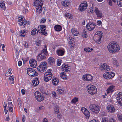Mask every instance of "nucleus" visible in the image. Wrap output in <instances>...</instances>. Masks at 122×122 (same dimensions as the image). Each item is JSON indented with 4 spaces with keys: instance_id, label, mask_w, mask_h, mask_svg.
Returning <instances> with one entry per match:
<instances>
[{
    "instance_id": "cd10ccee",
    "label": "nucleus",
    "mask_w": 122,
    "mask_h": 122,
    "mask_svg": "<svg viewBox=\"0 0 122 122\" xmlns=\"http://www.w3.org/2000/svg\"><path fill=\"white\" fill-rule=\"evenodd\" d=\"M55 30L57 32H59L61 31L62 29L61 26L59 25H55L54 27Z\"/></svg>"
},
{
    "instance_id": "c9c22d12",
    "label": "nucleus",
    "mask_w": 122,
    "mask_h": 122,
    "mask_svg": "<svg viewBox=\"0 0 122 122\" xmlns=\"http://www.w3.org/2000/svg\"><path fill=\"white\" fill-rule=\"evenodd\" d=\"M71 31L72 34L74 36H76L78 33V32L76 29L72 28L71 29Z\"/></svg>"
},
{
    "instance_id": "3c124183",
    "label": "nucleus",
    "mask_w": 122,
    "mask_h": 122,
    "mask_svg": "<svg viewBox=\"0 0 122 122\" xmlns=\"http://www.w3.org/2000/svg\"><path fill=\"white\" fill-rule=\"evenodd\" d=\"M12 73L11 72H7L5 74V76L6 77H8L10 76Z\"/></svg>"
},
{
    "instance_id": "b1692460",
    "label": "nucleus",
    "mask_w": 122,
    "mask_h": 122,
    "mask_svg": "<svg viewBox=\"0 0 122 122\" xmlns=\"http://www.w3.org/2000/svg\"><path fill=\"white\" fill-rule=\"evenodd\" d=\"M65 51L64 49H59L57 50L56 53L58 56H63L65 53Z\"/></svg>"
},
{
    "instance_id": "4c0bfd02",
    "label": "nucleus",
    "mask_w": 122,
    "mask_h": 122,
    "mask_svg": "<svg viewBox=\"0 0 122 122\" xmlns=\"http://www.w3.org/2000/svg\"><path fill=\"white\" fill-rule=\"evenodd\" d=\"M78 98L75 97L72 99L71 102V103L72 104H75L78 101Z\"/></svg>"
},
{
    "instance_id": "bb28decb",
    "label": "nucleus",
    "mask_w": 122,
    "mask_h": 122,
    "mask_svg": "<svg viewBox=\"0 0 122 122\" xmlns=\"http://www.w3.org/2000/svg\"><path fill=\"white\" fill-rule=\"evenodd\" d=\"M115 86H114L111 85H110L107 90V92L108 94L110 92H113L114 91V89Z\"/></svg>"
},
{
    "instance_id": "37998d69",
    "label": "nucleus",
    "mask_w": 122,
    "mask_h": 122,
    "mask_svg": "<svg viewBox=\"0 0 122 122\" xmlns=\"http://www.w3.org/2000/svg\"><path fill=\"white\" fill-rule=\"evenodd\" d=\"M65 16L67 17L69 19H71L72 18V14H69V13H66L64 14Z\"/></svg>"
},
{
    "instance_id": "7c9ffc66",
    "label": "nucleus",
    "mask_w": 122,
    "mask_h": 122,
    "mask_svg": "<svg viewBox=\"0 0 122 122\" xmlns=\"http://www.w3.org/2000/svg\"><path fill=\"white\" fill-rule=\"evenodd\" d=\"M27 31V30H23L19 31V34L20 36H22L23 37H24Z\"/></svg>"
},
{
    "instance_id": "9b49d317",
    "label": "nucleus",
    "mask_w": 122,
    "mask_h": 122,
    "mask_svg": "<svg viewBox=\"0 0 122 122\" xmlns=\"http://www.w3.org/2000/svg\"><path fill=\"white\" fill-rule=\"evenodd\" d=\"M99 68L102 71L104 72L109 71L111 69L110 67L106 63H102L99 66Z\"/></svg>"
},
{
    "instance_id": "a878e982",
    "label": "nucleus",
    "mask_w": 122,
    "mask_h": 122,
    "mask_svg": "<svg viewBox=\"0 0 122 122\" xmlns=\"http://www.w3.org/2000/svg\"><path fill=\"white\" fill-rule=\"evenodd\" d=\"M48 61V64L51 65H53L55 64V59L52 57H51L49 58Z\"/></svg>"
},
{
    "instance_id": "e433bc0d",
    "label": "nucleus",
    "mask_w": 122,
    "mask_h": 122,
    "mask_svg": "<svg viewBox=\"0 0 122 122\" xmlns=\"http://www.w3.org/2000/svg\"><path fill=\"white\" fill-rule=\"evenodd\" d=\"M0 6L2 9L4 11L6 10V7H5L4 1L1 2L0 3Z\"/></svg>"
},
{
    "instance_id": "c85d7f7f",
    "label": "nucleus",
    "mask_w": 122,
    "mask_h": 122,
    "mask_svg": "<svg viewBox=\"0 0 122 122\" xmlns=\"http://www.w3.org/2000/svg\"><path fill=\"white\" fill-rule=\"evenodd\" d=\"M53 84L55 85H56L58 84L59 81L58 79L55 77L53 76L52 79Z\"/></svg>"
},
{
    "instance_id": "aec40b11",
    "label": "nucleus",
    "mask_w": 122,
    "mask_h": 122,
    "mask_svg": "<svg viewBox=\"0 0 122 122\" xmlns=\"http://www.w3.org/2000/svg\"><path fill=\"white\" fill-rule=\"evenodd\" d=\"M83 78L84 80H86L88 81H91L93 79L92 76L91 75L89 74L83 75Z\"/></svg>"
},
{
    "instance_id": "412c9836",
    "label": "nucleus",
    "mask_w": 122,
    "mask_h": 122,
    "mask_svg": "<svg viewBox=\"0 0 122 122\" xmlns=\"http://www.w3.org/2000/svg\"><path fill=\"white\" fill-rule=\"evenodd\" d=\"M69 39L68 40L69 45L71 48H73L75 45L74 41L73 40L74 38L73 37H71L70 36H69Z\"/></svg>"
},
{
    "instance_id": "c756f323",
    "label": "nucleus",
    "mask_w": 122,
    "mask_h": 122,
    "mask_svg": "<svg viewBox=\"0 0 122 122\" xmlns=\"http://www.w3.org/2000/svg\"><path fill=\"white\" fill-rule=\"evenodd\" d=\"M62 5L65 7H67L70 4V2L69 1L65 0L61 2Z\"/></svg>"
},
{
    "instance_id": "9d476101",
    "label": "nucleus",
    "mask_w": 122,
    "mask_h": 122,
    "mask_svg": "<svg viewBox=\"0 0 122 122\" xmlns=\"http://www.w3.org/2000/svg\"><path fill=\"white\" fill-rule=\"evenodd\" d=\"M34 96L36 100L39 102H41L44 99V95L38 91L35 93Z\"/></svg>"
},
{
    "instance_id": "6ab92c4d",
    "label": "nucleus",
    "mask_w": 122,
    "mask_h": 122,
    "mask_svg": "<svg viewBox=\"0 0 122 122\" xmlns=\"http://www.w3.org/2000/svg\"><path fill=\"white\" fill-rule=\"evenodd\" d=\"M95 26L96 25L95 24L89 22L87 24L86 27L88 30L90 31L93 30Z\"/></svg>"
},
{
    "instance_id": "8fccbe9b",
    "label": "nucleus",
    "mask_w": 122,
    "mask_h": 122,
    "mask_svg": "<svg viewBox=\"0 0 122 122\" xmlns=\"http://www.w3.org/2000/svg\"><path fill=\"white\" fill-rule=\"evenodd\" d=\"M90 48L89 47H87L84 49V50L86 52H89L92 51V50H90Z\"/></svg>"
},
{
    "instance_id": "393cba45",
    "label": "nucleus",
    "mask_w": 122,
    "mask_h": 122,
    "mask_svg": "<svg viewBox=\"0 0 122 122\" xmlns=\"http://www.w3.org/2000/svg\"><path fill=\"white\" fill-rule=\"evenodd\" d=\"M39 81L37 78H34L32 81V85L33 87H35L38 85Z\"/></svg>"
},
{
    "instance_id": "a18cd8bd",
    "label": "nucleus",
    "mask_w": 122,
    "mask_h": 122,
    "mask_svg": "<svg viewBox=\"0 0 122 122\" xmlns=\"http://www.w3.org/2000/svg\"><path fill=\"white\" fill-rule=\"evenodd\" d=\"M117 116L118 119L122 122V114L119 113L117 114Z\"/></svg>"
},
{
    "instance_id": "6e6d98bb",
    "label": "nucleus",
    "mask_w": 122,
    "mask_h": 122,
    "mask_svg": "<svg viewBox=\"0 0 122 122\" xmlns=\"http://www.w3.org/2000/svg\"><path fill=\"white\" fill-rule=\"evenodd\" d=\"M62 115L61 114H57V117L59 120L61 119L62 118Z\"/></svg>"
},
{
    "instance_id": "bf43d9fd",
    "label": "nucleus",
    "mask_w": 122,
    "mask_h": 122,
    "mask_svg": "<svg viewBox=\"0 0 122 122\" xmlns=\"http://www.w3.org/2000/svg\"><path fill=\"white\" fill-rule=\"evenodd\" d=\"M46 21V19L45 18H42L41 20V22L43 23H44Z\"/></svg>"
},
{
    "instance_id": "423d86ee",
    "label": "nucleus",
    "mask_w": 122,
    "mask_h": 122,
    "mask_svg": "<svg viewBox=\"0 0 122 122\" xmlns=\"http://www.w3.org/2000/svg\"><path fill=\"white\" fill-rule=\"evenodd\" d=\"M89 108L92 112L97 114L99 112L100 107L97 105L91 104L89 106Z\"/></svg>"
},
{
    "instance_id": "69168bd1",
    "label": "nucleus",
    "mask_w": 122,
    "mask_h": 122,
    "mask_svg": "<svg viewBox=\"0 0 122 122\" xmlns=\"http://www.w3.org/2000/svg\"><path fill=\"white\" fill-rule=\"evenodd\" d=\"M88 122H98V121L97 120L93 119L91 120Z\"/></svg>"
},
{
    "instance_id": "4468645a",
    "label": "nucleus",
    "mask_w": 122,
    "mask_h": 122,
    "mask_svg": "<svg viewBox=\"0 0 122 122\" xmlns=\"http://www.w3.org/2000/svg\"><path fill=\"white\" fill-rule=\"evenodd\" d=\"M88 4L86 2H82L79 7V10L80 11L82 12L86 10Z\"/></svg>"
},
{
    "instance_id": "2eb2a0df",
    "label": "nucleus",
    "mask_w": 122,
    "mask_h": 122,
    "mask_svg": "<svg viewBox=\"0 0 122 122\" xmlns=\"http://www.w3.org/2000/svg\"><path fill=\"white\" fill-rule=\"evenodd\" d=\"M115 75V74L114 73L109 72L104 73L103 75V77L105 78L108 79L110 78H112Z\"/></svg>"
},
{
    "instance_id": "ddd939ff",
    "label": "nucleus",
    "mask_w": 122,
    "mask_h": 122,
    "mask_svg": "<svg viewBox=\"0 0 122 122\" xmlns=\"http://www.w3.org/2000/svg\"><path fill=\"white\" fill-rule=\"evenodd\" d=\"M27 72L28 75L31 77L37 76L38 75L37 72L32 68H28L27 69Z\"/></svg>"
},
{
    "instance_id": "0e129e2a",
    "label": "nucleus",
    "mask_w": 122,
    "mask_h": 122,
    "mask_svg": "<svg viewBox=\"0 0 122 122\" xmlns=\"http://www.w3.org/2000/svg\"><path fill=\"white\" fill-rule=\"evenodd\" d=\"M21 92L22 94L23 95H24L25 94V90L23 89H22L21 90Z\"/></svg>"
},
{
    "instance_id": "603ef678",
    "label": "nucleus",
    "mask_w": 122,
    "mask_h": 122,
    "mask_svg": "<svg viewBox=\"0 0 122 122\" xmlns=\"http://www.w3.org/2000/svg\"><path fill=\"white\" fill-rule=\"evenodd\" d=\"M109 122H117L116 121L114 118H110L109 120Z\"/></svg>"
},
{
    "instance_id": "473e14b6",
    "label": "nucleus",
    "mask_w": 122,
    "mask_h": 122,
    "mask_svg": "<svg viewBox=\"0 0 122 122\" xmlns=\"http://www.w3.org/2000/svg\"><path fill=\"white\" fill-rule=\"evenodd\" d=\"M57 90L60 94H63L64 92V90L63 88L60 86L57 88Z\"/></svg>"
},
{
    "instance_id": "49530a36",
    "label": "nucleus",
    "mask_w": 122,
    "mask_h": 122,
    "mask_svg": "<svg viewBox=\"0 0 122 122\" xmlns=\"http://www.w3.org/2000/svg\"><path fill=\"white\" fill-rule=\"evenodd\" d=\"M54 112L55 114H58L59 112V109L58 107H55L54 108Z\"/></svg>"
},
{
    "instance_id": "052dcab7",
    "label": "nucleus",
    "mask_w": 122,
    "mask_h": 122,
    "mask_svg": "<svg viewBox=\"0 0 122 122\" xmlns=\"http://www.w3.org/2000/svg\"><path fill=\"white\" fill-rule=\"evenodd\" d=\"M9 111L10 112H12L13 111V108L12 107H9Z\"/></svg>"
},
{
    "instance_id": "680f3d73",
    "label": "nucleus",
    "mask_w": 122,
    "mask_h": 122,
    "mask_svg": "<svg viewBox=\"0 0 122 122\" xmlns=\"http://www.w3.org/2000/svg\"><path fill=\"white\" fill-rule=\"evenodd\" d=\"M22 64V62L21 61H19L18 62V65L19 66H21Z\"/></svg>"
},
{
    "instance_id": "dca6fc26",
    "label": "nucleus",
    "mask_w": 122,
    "mask_h": 122,
    "mask_svg": "<svg viewBox=\"0 0 122 122\" xmlns=\"http://www.w3.org/2000/svg\"><path fill=\"white\" fill-rule=\"evenodd\" d=\"M81 110L82 112L86 116V118L87 119H88L90 114L89 111L86 108L84 107L81 108Z\"/></svg>"
},
{
    "instance_id": "7ed1b4c3",
    "label": "nucleus",
    "mask_w": 122,
    "mask_h": 122,
    "mask_svg": "<svg viewBox=\"0 0 122 122\" xmlns=\"http://www.w3.org/2000/svg\"><path fill=\"white\" fill-rule=\"evenodd\" d=\"M48 54V53L47 48L46 47L43 50L41 51L40 53L37 56V59L38 60L41 61L45 59Z\"/></svg>"
},
{
    "instance_id": "4be33fe9",
    "label": "nucleus",
    "mask_w": 122,
    "mask_h": 122,
    "mask_svg": "<svg viewBox=\"0 0 122 122\" xmlns=\"http://www.w3.org/2000/svg\"><path fill=\"white\" fill-rule=\"evenodd\" d=\"M108 112L111 113H114L115 111V109L114 106L112 105H108L107 107Z\"/></svg>"
},
{
    "instance_id": "5fc2aeb1",
    "label": "nucleus",
    "mask_w": 122,
    "mask_h": 122,
    "mask_svg": "<svg viewBox=\"0 0 122 122\" xmlns=\"http://www.w3.org/2000/svg\"><path fill=\"white\" fill-rule=\"evenodd\" d=\"M28 11V9L26 8H24V9L23 10V12L24 13H26Z\"/></svg>"
},
{
    "instance_id": "4d7b16f0",
    "label": "nucleus",
    "mask_w": 122,
    "mask_h": 122,
    "mask_svg": "<svg viewBox=\"0 0 122 122\" xmlns=\"http://www.w3.org/2000/svg\"><path fill=\"white\" fill-rule=\"evenodd\" d=\"M8 107H12L13 104L12 102H8Z\"/></svg>"
},
{
    "instance_id": "5701e85b",
    "label": "nucleus",
    "mask_w": 122,
    "mask_h": 122,
    "mask_svg": "<svg viewBox=\"0 0 122 122\" xmlns=\"http://www.w3.org/2000/svg\"><path fill=\"white\" fill-rule=\"evenodd\" d=\"M94 12L97 17L102 18L103 16L102 12L99 10L98 8L95 9Z\"/></svg>"
},
{
    "instance_id": "ea45409f",
    "label": "nucleus",
    "mask_w": 122,
    "mask_h": 122,
    "mask_svg": "<svg viewBox=\"0 0 122 122\" xmlns=\"http://www.w3.org/2000/svg\"><path fill=\"white\" fill-rule=\"evenodd\" d=\"M82 35L83 37L84 38H86L87 36V35L86 31L84 30L82 33Z\"/></svg>"
},
{
    "instance_id": "13d9d810",
    "label": "nucleus",
    "mask_w": 122,
    "mask_h": 122,
    "mask_svg": "<svg viewBox=\"0 0 122 122\" xmlns=\"http://www.w3.org/2000/svg\"><path fill=\"white\" fill-rule=\"evenodd\" d=\"M102 22L100 20L98 21H97V25L98 26L102 24Z\"/></svg>"
},
{
    "instance_id": "0eeeda50",
    "label": "nucleus",
    "mask_w": 122,
    "mask_h": 122,
    "mask_svg": "<svg viewBox=\"0 0 122 122\" xmlns=\"http://www.w3.org/2000/svg\"><path fill=\"white\" fill-rule=\"evenodd\" d=\"M47 68V64L46 62H41L37 68L38 71L41 72H43L46 71Z\"/></svg>"
},
{
    "instance_id": "6e6552de",
    "label": "nucleus",
    "mask_w": 122,
    "mask_h": 122,
    "mask_svg": "<svg viewBox=\"0 0 122 122\" xmlns=\"http://www.w3.org/2000/svg\"><path fill=\"white\" fill-rule=\"evenodd\" d=\"M89 93L91 95H93L97 93V89L93 85H90L87 87Z\"/></svg>"
},
{
    "instance_id": "39448f33",
    "label": "nucleus",
    "mask_w": 122,
    "mask_h": 122,
    "mask_svg": "<svg viewBox=\"0 0 122 122\" xmlns=\"http://www.w3.org/2000/svg\"><path fill=\"white\" fill-rule=\"evenodd\" d=\"M102 32L98 31L96 32L94 35V41L100 44L102 37Z\"/></svg>"
},
{
    "instance_id": "f8f14e48",
    "label": "nucleus",
    "mask_w": 122,
    "mask_h": 122,
    "mask_svg": "<svg viewBox=\"0 0 122 122\" xmlns=\"http://www.w3.org/2000/svg\"><path fill=\"white\" fill-rule=\"evenodd\" d=\"M19 24L22 28H24L27 24V21L25 19L23 16L19 17L18 18Z\"/></svg>"
},
{
    "instance_id": "f03ea898",
    "label": "nucleus",
    "mask_w": 122,
    "mask_h": 122,
    "mask_svg": "<svg viewBox=\"0 0 122 122\" xmlns=\"http://www.w3.org/2000/svg\"><path fill=\"white\" fill-rule=\"evenodd\" d=\"M43 1V0H34V4L36 6V12L39 14H43L45 13L44 11L42 12V8Z\"/></svg>"
},
{
    "instance_id": "774afa93",
    "label": "nucleus",
    "mask_w": 122,
    "mask_h": 122,
    "mask_svg": "<svg viewBox=\"0 0 122 122\" xmlns=\"http://www.w3.org/2000/svg\"><path fill=\"white\" fill-rule=\"evenodd\" d=\"M25 115H23L22 118V121L23 122L25 121Z\"/></svg>"
},
{
    "instance_id": "58836bf2",
    "label": "nucleus",
    "mask_w": 122,
    "mask_h": 122,
    "mask_svg": "<svg viewBox=\"0 0 122 122\" xmlns=\"http://www.w3.org/2000/svg\"><path fill=\"white\" fill-rule=\"evenodd\" d=\"M61 77L63 79H66V74L64 72L61 73L60 74Z\"/></svg>"
},
{
    "instance_id": "f704fd0d",
    "label": "nucleus",
    "mask_w": 122,
    "mask_h": 122,
    "mask_svg": "<svg viewBox=\"0 0 122 122\" xmlns=\"http://www.w3.org/2000/svg\"><path fill=\"white\" fill-rule=\"evenodd\" d=\"M117 101L122 100V92H119L117 94Z\"/></svg>"
},
{
    "instance_id": "de8ad7c7",
    "label": "nucleus",
    "mask_w": 122,
    "mask_h": 122,
    "mask_svg": "<svg viewBox=\"0 0 122 122\" xmlns=\"http://www.w3.org/2000/svg\"><path fill=\"white\" fill-rule=\"evenodd\" d=\"M102 120V122H109L108 119L106 118H103Z\"/></svg>"
},
{
    "instance_id": "f257e3e1",
    "label": "nucleus",
    "mask_w": 122,
    "mask_h": 122,
    "mask_svg": "<svg viewBox=\"0 0 122 122\" xmlns=\"http://www.w3.org/2000/svg\"><path fill=\"white\" fill-rule=\"evenodd\" d=\"M107 48L109 51L112 53L117 52L120 50L119 45L114 41L110 42L107 46Z\"/></svg>"
},
{
    "instance_id": "09e8293b",
    "label": "nucleus",
    "mask_w": 122,
    "mask_h": 122,
    "mask_svg": "<svg viewBox=\"0 0 122 122\" xmlns=\"http://www.w3.org/2000/svg\"><path fill=\"white\" fill-rule=\"evenodd\" d=\"M52 97L54 98H56L57 96L56 93L55 92L53 91L52 92Z\"/></svg>"
},
{
    "instance_id": "338daca9",
    "label": "nucleus",
    "mask_w": 122,
    "mask_h": 122,
    "mask_svg": "<svg viewBox=\"0 0 122 122\" xmlns=\"http://www.w3.org/2000/svg\"><path fill=\"white\" fill-rule=\"evenodd\" d=\"M109 2L108 3L109 5L110 6H112V3L111 0H108Z\"/></svg>"
},
{
    "instance_id": "a211bd4d",
    "label": "nucleus",
    "mask_w": 122,
    "mask_h": 122,
    "mask_svg": "<svg viewBox=\"0 0 122 122\" xmlns=\"http://www.w3.org/2000/svg\"><path fill=\"white\" fill-rule=\"evenodd\" d=\"M61 69L64 71L68 72L70 70V66L67 64L64 63L61 66Z\"/></svg>"
},
{
    "instance_id": "864d4df0",
    "label": "nucleus",
    "mask_w": 122,
    "mask_h": 122,
    "mask_svg": "<svg viewBox=\"0 0 122 122\" xmlns=\"http://www.w3.org/2000/svg\"><path fill=\"white\" fill-rule=\"evenodd\" d=\"M41 41L40 40H38V41H37L36 45L37 46H40L41 45Z\"/></svg>"
},
{
    "instance_id": "f3484780",
    "label": "nucleus",
    "mask_w": 122,
    "mask_h": 122,
    "mask_svg": "<svg viewBox=\"0 0 122 122\" xmlns=\"http://www.w3.org/2000/svg\"><path fill=\"white\" fill-rule=\"evenodd\" d=\"M29 63L30 66L34 68L36 67L37 63L36 60L33 58L30 59Z\"/></svg>"
},
{
    "instance_id": "20e7f679",
    "label": "nucleus",
    "mask_w": 122,
    "mask_h": 122,
    "mask_svg": "<svg viewBox=\"0 0 122 122\" xmlns=\"http://www.w3.org/2000/svg\"><path fill=\"white\" fill-rule=\"evenodd\" d=\"M52 69H49L48 70L44 75V80L46 82H48L51 80L52 77V73L51 72Z\"/></svg>"
},
{
    "instance_id": "c03bdc74",
    "label": "nucleus",
    "mask_w": 122,
    "mask_h": 122,
    "mask_svg": "<svg viewBox=\"0 0 122 122\" xmlns=\"http://www.w3.org/2000/svg\"><path fill=\"white\" fill-rule=\"evenodd\" d=\"M113 63L114 65L115 66H118V62L117 60H116L115 58H113Z\"/></svg>"
},
{
    "instance_id": "e2e57ef3",
    "label": "nucleus",
    "mask_w": 122,
    "mask_h": 122,
    "mask_svg": "<svg viewBox=\"0 0 122 122\" xmlns=\"http://www.w3.org/2000/svg\"><path fill=\"white\" fill-rule=\"evenodd\" d=\"M42 122H48V121L46 118H44L43 119Z\"/></svg>"
},
{
    "instance_id": "72a5a7b5",
    "label": "nucleus",
    "mask_w": 122,
    "mask_h": 122,
    "mask_svg": "<svg viewBox=\"0 0 122 122\" xmlns=\"http://www.w3.org/2000/svg\"><path fill=\"white\" fill-rule=\"evenodd\" d=\"M38 32V29L36 28H34L33 29L31 32V33L32 35H35L37 34Z\"/></svg>"
},
{
    "instance_id": "a19ab883",
    "label": "nucleus",
    "mask_w": 122,
    "mask_h": 122,
    "mask_svg": "<svg viewBox=\"0 0 122 122\" xmlns=\"http://www.w3.org/2000/svg\"><path fill=\"white\" fill-rule=\"evenodd\" d=\"M116 1L119 6L120 7H122V0H116Z\"/></svg>"
},
{
    "instance_id": "2f4dec72",
    "label": "nucleus",
    "mask_w": 122,
    "mask_h": 122,
    "mask_svg": "<svg viewBox=\"0 0 122 122\" xmlns=\"http://www.w3.org/2000/svg\"><path fill=\"white\" fill-rule=\"evenodd\" d=\"M9 82L10 84H14V77L13 76L9 77Z\"/></svg>"
},
{
    "instance_id": "1a4fd4ad",
    "label": "nucleus",
    "mask_w": 122,
    "mask_h": 122,
    "mask_svg": "<svg viewBox=\"0 0 122 122\" xmlns=\"http://www.w3.org/2000/svg\"><path fill=\"white\" fill-rule=\"evenodd\" d=\"M46 27L45 25H41L38 27V30L39 32L41 35L46 36L47 33L46 31Z\"/></svg>"
},
{
    "instance_id": "79ce46f5",
    "label": "nucleus",
    "mask_w": 122,
    "mask_h": 122,
    "mask_svg": "<svg viewBox=\"0 0 122 122\" xmlns=\"http://www.w3.org/2000/svg\"><path fill=\"white\" fill-rule=\"evenodd\" d=\"M23 44L24 45V47L26 48H28L29 47V45L28 43L25 41H24L23 42Z\"/></svg>"
}]
</instances>
